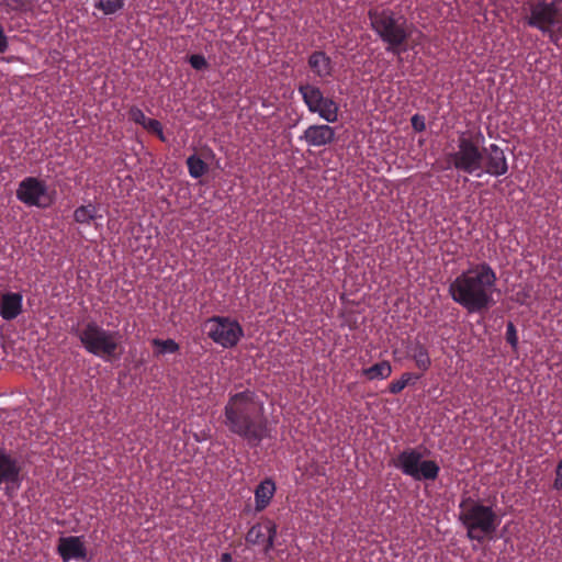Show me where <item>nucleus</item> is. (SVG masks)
Returning a JSON list of instances; mask_svg holds the SVG:
<instances>
[{
  "label": "nucleus",
  "mask_w": 562,
  "mask_h": 562,
  "mask_svg": "<svg viewBox=\"0 0 562 562\" xmlns=\"http://www.w3.org/2000/svg\"><path fill=\"white\" fill-rule=\"evenodd\" d=\"M485 138L481 132L475 135L462 133L458 137V149L447 154V167L458 171L482 177L487 173L492 177H501L508 172V162L504 150L496 144L482 147Z\"/></svg>",
  "instance_id": "obj_1"
},
{
  "label": "nucleus",
  "mask_w": 562,
  "mask_h": 562,
  "mask_svg": "<svg viewBox=\"0 0 562 562\" xmlns=\"http://www.w3.org/2000/svg\"><path fill=\"white\" fill-rule=\"evenodd\" d=\"M224 424L228 430L252 446L268 437L263 405L255 392L245 390L229 396L224 408Z\"/></svg>",
  "instance_id": "obj_2"
},
{
  "label": "nucleus",
  "mask_w": 562,
  "mask_h": 562,
  "mask_svg": "<svg viewBox=\"0 0 562 562\" xmlns=\"http://www.w3.org/2000/svg\"><path fill=\"white\" fill-rule=\"evenodd\" d=\"M497 277L486 262L471 266L459 274L450 284L451 299L469 313H481L494 304L493 292Z\"/></svg>",
  "instance_id": "obj_3"
},
{
  "label": "nucleus",
  "mask_w": 562,
  "mask_h": 562,
  "mask_svg": "<svg viewBox=\"0 0 562 562\" xmlns=\"http://www.w3.org/2000/svg\"><path fill=\"white\" fill-rule=\"evenodd\" d=\"M372 31L386 45V52L401 55L407 50L413 25L400 12L390 8H372L368 11Z\"/></svg>",
  "instance_id": "obj_4"
},
{
  "label": "nucleus",
  "mask_w": 562,
  "mask_h": 562,
  "mask_svg": "<svg viewBox=\"0 0 562 562\" xmlns=\"http://www.w3.org/2000/svg\"><path fill=\"white\" fill-rule=\"evenodd\" d=\"M459 510V520L471 541L482 543L486 539H492L501 524V518L492 506L471 496L461 499Z\"/></svg>",
  "instance_id": "obj_5"
},
{
  "label": "nucleus",
  "mask_w": 562,
  "mask_h": 562,
  "mask_svg": "<svg viewBox=\"0 0 562 562\" xmlns=\"http://www.w3.org/2000/svg\"><path fill=\"white\" fill-rule=\"evenodd\" d=\"M526 23L548 35L559 46L562 40V9L558 1L529 0L524 7Z\"/></svg>",
  "instance_id": "obj_6"
},
{
  "label": "nucleus",
  "mask_w": 562,
  "mask_h": 562,
  "mask_svg": "<svg viewBox=\"0 0 562 562\" xmlns=\"http://www.w3.org/2000/svg\"><path fill=\"white\" fill-rule=\"evenodd\" d=\"M74 333L87 352L104 360H111L117 355L121 339L119 331L105 329L90 321Z\"/></svg>",
  "instance_id": "obj_7"
},
{
  "label": "nucleus",
  "mask_w": 562,
  "mask_h": 562,
  "mask_svg": "<svg viewBox=\"0 0 562 562\" xmlns=\"http://www.w3.org/2000/svg\"><path fill=\"white\" fill-rule=\"evenodd\" d=\"M393 465L404 475L415 481H435L439 476L440 467L434 460H423V454L415 448H406L401 451Z\"/></svg>",
  "instance_id": "obj_8"
},
{
  "label": "nucleus",
  "mask_w": 562,
  "mask_h": 562,
  "mask_svg": "<svg viewBox=\"0 0 562 562\" xmlns=\"http://www.w3.org/2000/svg\"><path fill=\"white\" fill-rule=\"evenodd\" d=\"M303 102L311 113H316L328 123H335L338 120L339 106L330 98L324 97L322 90L311 83H301L297 87Z\"/></svg>",
  "instance_id": "obj_9"
},
{
  "label": "nucleus",
  "mask_w": 562,
  "mask_h": 562,
  "mask_svg": "<svg viewBox=\"0 0 562 562\" xmlns=\"http://www.w3.org/2000/svg\"><path fill=\"white\" fill-rule=\"evenodd\" d=\"M207 336L223 348L235 347L244 336L240 324L225 316H213L205 323Z\"/></svg>",
  "instance_id": "obj_10"
},
{
  "label": "nucleus",
  "mask_w": 562,
  "mask_h": 562,
  "mask_svg": "<svg viewBox=\"0 0 562 562\" xmlns=\"http://www.w3.org/2000/svg\"><path fill=\"white\" fill-rule=\"evenodd\" d=\"M16 199L27 206L46 209L54 202L44 180L36 177L24 178L16 189Z\"/></svg>",
  "instance_id": "obj_11"
},
{
  "label": "nucleus",
  "mask_w": 562,
  "mask_h": 562,
  "mask_svg": "<svg viewBox=\"0 0 562 562\" xmlns=\"http://www.w3.org/2000/svg\"><path fill=\"white\" fill-rule=\"evenodd\" d=\"M21 471L20 460L0 449V490L3 488L8 495L18 491L23 480Z\"/></svg>",
  "instance_id": "obj_12"
},
{
  "label": "nucleus",
  "mask_w": 562,
  "mask_h": 562,
  "mask_svg": "<svg viewBox=\"0 0 562 562\" xmlns=\"http://www.w3.org/2000/svg\"><path fill=\"white\" fill-rule=\"evenodd\" d=\"M277 537V525L269 518L254 525L246 535V542L252 546H263L265 553H268L274 547Z\"/></svg>",
  "instance_id": "obj_13"
},
{
  "label": "nucleus",
  "mask_w": 562,
  "mask_h": 562,
  "mask_svg": "<svg viewBox=\"0 0 562 562\" xmlns=\"http://www.w3.org/2000/svg\"><path fill=\"white\" fill-rule=\"evenodd\" d=\"M57 552L64 562L70 560L89 561L86 546L81 537L67 536L60 537L58 540Z\"/></svg>",
  "instance_id": "obj_14"
},
{
  "label": "nucleus",
  "mask_w": 562,
  "mask_h": 562,
  "mask_svg": "<svg viewBox=\"0 0 562 562\" xmlns=\"http://www.w3.org/2000/svg\"><path fill=\"white\" fill-rule=\"evenodd\" d=\"M335 128L327 124L310 125L299 137L312 147H324L330 145L335 140Z\"/></svg>",
  "instance_id": "obj_15"
},
{
  "label": "nucleus",
  "mask_w": 562,
  "mask_h": 562,
  "mask_svg": "<svg viewBox=\"0 0 562 562\" xmlns=\"http://www.w3.org/2000/svg\"><path fill=\"white\" fill-rule=\"evenodd\" d=\"M23 296L19 292H7L0 296V316L13 321L22 313Z\"/></svg>",
  "instance_id": "obj_16"
},
{
  "label": "nucleus",
  "mask_w": 562,
  "mask_h": 562,
  "mask_svg": "<svg viewBox=\"0 0 562 562\" xmlns=\"http://www.w3.org/2000/svg\"><path fill=\"white\" fill-rule=\"evenodd\" d=\"M407 357L415 362L417 369L426 372L431 367V359L428 348L419 339H415L407 344Z\"/></svg>",
  "instance_id": "obj_17"
},
{
  "label": "nucleus",
  "mask_w": 562,
  "mask_h": 562,
  "mask_svg": "<svg viewBox=\"0 0 562 562\" xmlns=\"http://www.w3.org/2000/svg\"><path fill=\"white\" fill-rule=\"evenodd\" d=\"M310 69L322 80L327 79L333 74V63L330 57L323 50L313 52L307 60Z\"/></svg>",
  "instance_id": "obj_18"
},
{
  "label": "nucleus",
  "mask_w": 562,
  "mask_h": 562,
  "mask_svg": "<svg viewBox=\"0 0 562 562\" xmlns=\"http://www.w3.org/2000/svg\"><path fill=\"white\" fill-rule=\"evenodd\" d=\"M276 484L271 479H266L257 485L255 488V512L260 513L265 510L274 493H276Z\"/></svg>",
  "instance_id": "obj_19"
},
{
  "label": "nucleus",
  "mask_w": 562,
  "mask_h": 562,
  "mask_svg": "<svg viewBox=\"0 0 562 562\" xmlns=\"http://www.w3.org/2000/svg\"><path fill=\"white\" fill-rule=\"evenodd\" d=\"M101 217L98 207L93 203L80 205L74 211V221L78 224L90 225L94 220Z\"/></svg>",
  "instance_id": "obj_20"
},
{
  "label": "nucleus",
  "mask_w": 562,
  "mask_h": 562,
  "mask_svg": "<svg viewBox=\"0 0 562 562\" xmlns=\"http://www.w3.org/2000/svg\"><path fill=\"white\" fill-rule=\"evenodd\" d=\"M391 373L392 366L386 360L374 363L373 366L362 370V375H364L370 381L386 379L391 375Z\"/></svg>",
  "instance_id": "obj_21"
},
{
  "label": "nucleus",
  "mask_w": 562,
  "mask_h": 562,
  "mask_svg": "<svg viewBox=\"0 0 562 562\" xmlns=\"http://www.w3.org/2000/svg\"><path fill=\"white\" fill-rule=\"evenodd\" d=\"M422 378V374L405 372L398 380H394L389 384V392L391 394L401 393L407 385L415 383Z\"/></svg>",
  "instance_id": "obj_22"
},
{
  "label": "nucleus",
  "mask_w": 562,
  "mask_h": 562,
  "mask_svg": "<svg viewBox=\"0 0 562 562\" xmlns=\"http://www.w3.org/2000/svg\"><path fill=\"white\" fill-rule=\"evenodd\" d=\"M187 167L189 175L194 179L201 178L209 170L206 162L196 155H191L187 158Z\"/></svg>",
  "instance_id": "obj_23"
},
{
  "label": "nucleus",
  "mask_w": 562,
  "mask_h": 562,
  "mask_svg": "<svg viewBox=\"0 0 562 562\" xmlns=\"http://www.w3.org/2000/svg\"><path fill=\"white\" fill-rule=\"evenodd\" d=\"M125 5V0H98L94 8L100 10L104 15H113L120 12Z\"/></svg>",
  "instance_id": "obj_24"
},
{
  "label": "nucleus",
  "mask_w": 562,
  "mask_h": 562,
  "mask_svg": "<svg viewBox=\"0 0 562 562\" xmlns=\"http://www.w3.org/2000/svg\"><path fill=\"white\" fill-rule=\"evenodd\" d=\"M151 345L155 347V355L162 356L166 353H176L179 351V345L173 339L154 338Z\"/></svg>",
  "instance_id": "obj_25"
},
{
  "label": "nucleus",
  "mask_w": 562,
  "mask_h": 562,
  "mask_svg": "<svg viewBox=\"0 0 562 562\" xmlns=\"http://www.w3.org/2000/svg\"><path fill=\"white\" fill-rule=\"evenodd\" d=\"M147 132L155 134L161 142H166V137L164 134L162 125L158 120L147 119L145 125L143 126Z\"/></svg>",
  "instance_id": "obj_26"
},
{
  "label": "nucleus",
  "mask_w": 562,
  "mask_h": 562,
  "mask_svg": "<svg viewBox=\"0 0 562 562\" xmlns=\"http://www.w3.org/2000/svg\"><path fill=\"white\" fill-rule=\"evenodd\" d=\"M505 337L506 341L510 345L512 349L516 351L518 348V334L516 326L514 325L513 322L507 323Z\"/></svg>",
  "instance_id": "obj_27"
},
{
  "label": "nucleus",
  "mask_w": 562,
  "mask_h": 562,
  "mask_svg": "<svg viewBox=\"0 0 562 562\" xmlns=\"http://www.w3.org/2000/svg\"><path fill=\"white\" fill-rule=\"evenodd\" d=\"M128 119L134 123L144 126L148 117L138 106L133 105L128 110Z\"/></svg>",
  "instance_id": "obj_28"
},
{
  "label": "nucleus",
  "mask_w": 562,
  "mask_h": 562,
  "mask_svg": "<svg viewBox=\"0 0 562 562\" xmlns=\"http://www.w3.org/2000/svg\"><path fill=\"white\" fill-rule=\"evenodd\" d=\"M189 64L195 70H204L209 67L206 58L201 54H193L189 57Z\"/></svg>",
  "instance_id": "obj_29"
},
{
  "label": "nucleus",
  "mask_w": 562,
  "mask_h": 562,
  "mask_svg": "<svg viewBox=\"0 0 562 562\" xmlns=\"http://www.w3.org/2000/svg\"><path fill=\"white\" fill-rule=\"evenodd\" d=\"M411 124L414 131L423 132L426 128L425 117L419 114H415L411 119Z\"/></svg>",
  "instance_id": "obj_30"
},
{
  "label": "nucleus",
  "mask_w": 562,
  "mask_h": 562,
  "mask_svg": "<svg viewBox=\"0 0 562 562\" xmlns=\"http://www.w3.org/2000/svg\"><path fill=\"white\" fill-rule=\"evenodd\" d=\"M553 488L557 491H562V459L559 461L555 468V479L553 482Z\"/></svg>",
  "instance_id": "obj_31"
},
{
  "label": "nucleus",
  "mask_w": 562,
  "mask_h": 562,
  "mask_svg": "<svg viewBox=\"0 0 562 562\" xmlns=\"http://www.w3.org/2000/svg\"><path fill=\"white\" fill-rule=\"evenodd\" d=\"M221 562H233L231 553H223L221 557Z\"/></svg>",
  "instance_id": "obj_32"
},
{
  "label": "nucleus",
  "mask_w": 562,
  "mask_h": 562,
  "mask_svg": "<svg viewBox=\"0 0 562 562\" xmlns=\"http://www.w3.org/2000/svg\"><path fill=\"white\" fill-rule=\"evenodd\" d=\"M20 7H21V3H16V4H14L12 8H14V9H19Z\"/></svg>",
  "instance_id": "obj_33"
}]
</instances>
